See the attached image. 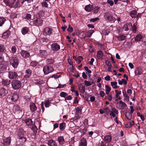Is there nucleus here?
I'll use <instances>...</instances> for the list:
<instances>
[{
	"label": "nucleus",
	"mask_w": 146,
	"mask_h": 146,
	"mask_svg": "<svg viewBox=\"0 0 146 146\" xmlns=\"http://www.w3.org/2000/svg\"><path fill=\"white\" fill-rule=\"evenodd\" d=\"M126 37L123 35H121L118 36L117 37V39L119 41H122L124 40L125 39Z\"/></svg>",
	"instance_id": "nucleus-42"
},
{
	"label": "nucleus",
	"mask_w": 146,
	"mask_h": 146,
	"mask_svg": "<svg viewBox=\"0 0 146 146\" xmlns=\"http://www.w3.org/2000/svg\"><path fill=\"white\" fill-rule=\"evenodd\" d=\"M12 86L14 90H17L20 88L22 86L20 81L17 80H13L11 83Z\"/></svg>",
	"instance_id": "nucleus-1"
},
{
	"label": "nucleus",
	"mask_w": 146,
	"mask_h": 146,
	"mask_svg": "<svg viewBox=\"0 0 146 146\" xmlns=\"http://www.w3.org/2000/svg\"><path fill=\"white\" fill-rule=\"evenodd\" d=\"M126 106L127 105L126 104L121 101H119V102L117 103L116 105L117 108L119 110H123Z\"/></svg>",
	"instance_id": "nucleus-7"
},
{
	"label": "nucleus",
	"mask_w": 146,
	"mask_h": 146,
	"mask_svg": "<svg viewBox=\"0 0 146 146\" xmlns=\"http://www.w3.org/2000/svg\"><path fill=\"white\" fill-rule=\"evenodd\" d=\"M67 95L66 93L62 92L60 93V96L62 97L65 98Z\"/></svg>",
	"instance_id": "nucleus-57"
},
{
	"label": "nucleus",
	"mask_w": 146,
	"mask_h": 146,
	"mask_svg": "<svg viewBox=\"0 0 146 146\" xmlns=\"http://www.w3.org/2000/svg\"><path fill=\"white\" fill-rule=\"evenodd\" d=\"M20 53L21 56L24 58H28L30 56L29 53L25 50H22Z\"/></svg>",
	"instance_id": "nucleus-12"
},
{
	"label": "nucleus",
	"mask_w": 146,
	"mask_h": 146,
	"mask_svg": "<svg viewBox=\"0 0 146 146\" xmlns=\"http://www.w3.org/2000/svg\"><path fill=\"white\" fill-rule=\"evenodd\" d=\"M51 49L53 51H56L59 50L60 48V46L57 43H53L51 45Z\"/></svg>",
	"instance_id": "nucleus-6"
},
{
	"label": "nucleus",
	"mask_w": 146,
	"mask_h": 146,
	"mask_svg": "<svg viewBox=\"0 0 146 146\" xmlns=\"http://www.w3.org/2000/svg\"><path fill=\"white\" fill-rule=\"evenodd\" d=\"M5 50V48L4 45L0 44V52H3Z\"/></svg>",
	"instance_id": "nucleus-51"
},
{
	"label": "nucleus",
	"mask_w": 146,
	"mask_h": 146,
	"mask_svg": "<svg viewBox=\"0 0 146 146\" xmlns=\"http://www.w3.org/2000/svg\"><path fill=\"white\" fill-rule=\"evenodd\" d=\"M13 111L15 113H19L21 111L20 107L18 105H14L13 108Z\"/></svg>",
	"instance_id": "nucleus-13"
},
{
	"label": "nucleus",
	"mask_w": 146,
	"mask_h": 146,
	"mask_svg": "<svg viewBox=\"0 0 146 146\" xmlns=\"http://www.w3.org/2000/svg\"><path fill=\"white\" fill-rule=\"evenodd\" d=\"M6 21L5 18L3 17H0V27L2 26Z\"/></svg>",
	"instance_id": "nucleus-41"
},
{
	"label": "nucleus",
	"mask_w": 146,
	"mask_h": 146,
	"mask_svg": "<svg viewBox=\"0 0 146 146\" xmlns=\"http://www.w3.org/2000/svg\"><path fill=\"white\" fill-rule=\"evenodd\" d=\"M106 94H108L109 92L111 91V88L108 85H106Z\"/></svg>",
	"instance_id": "nucleus-45"
},
{
	"label": "nucleus",
	"mask_w": 146,
	"mask_h": 146,
	"mask_svg": "<svg viewBox=\"0 0 146 146\" xmlns=\"http://www.w3.org/2000/svg\"><path fill=\"white\" fill-rule=\"evenodd\" d=\"M85 70L87 71L88 73H90L92 72V71L91 70H89L87 66H85L84 67Z\"/></svg>",
	"instance_id": "nucleus-63"
},
{
	"label": "nucleus",
	"mask_w": 146,
	"mask_h": 146,
	"mask_svg": "<svg viewBox=\"0 0 146 146\" xmlns=\"http://www.w3.org/2000/svg\"><path fill=\"white\" fill-rule=\"evenodd\" d=\"M132 27L131 23H129L125 24L123 27V29L125 31H127L129 30H131Z\"/></svg>",
	"instance_id": "nucleus-11"
},
{
	"label": "nucleus",
	"mask_w": 146,
	"mask_h": 146,
	"mask_svg": "<svg viewBox=\"0 0 146 146\" xmlns=\"http://www.w3.org/2000/svg\"><path fill=\"white\" fill-rule=\"evenodd\" d=\"M25 122L28 125H32L33 123V122L32 119L29 118L26 119Z\"/></svg>",
	"instance_id": "nucleus-32"
},
{
	"label": "nucleus",
	"mask_w": 146,
	"mask_h": 146,
	"mask_svg": "<svg viewBox=\"0 0 146 146\" xmlns=\"http://www.w3.org/2000/svg\"><path fill=\"white\" fill-rule=\"evenodd\" d=\"M12 52L14 53L16 52V47L15 46H13L11 48Z\"/></svg>",
	"instance_id": "nucleus-56"
},
{
	"label": "nucleus",
	"mask_w": 146,
	"mask_h": 146,
	"mask_svg": "<svg viewBox=\"0 0 146 146\" xmlns=\"http://www.w3.org/2000/svg\"><path fill=\"white\" fill-rule=\"evenodd\" d=\"M11 83V80H10L3 79L2 81V84L4 86L8 87V86Z\"/></svg>",
	"instance_id": "nucleus-17"
},
{
	"label": "nucleus",
	"mask_w": 146,
	"mask_h": 146,
	"mask_svg": "<svg viewBox=\"0 0 146 146\" xmlns=\"http://www.w3.org/2000/svg\"><path fill=\"white\" fill-rule=\"evenodd\" d=\"M32 71L29 69L26 70L25 72V74L24 75V77L26 78H29L31 75Z\"/></svg>",
	"instance_id": "nucleus-16"
},
{
	"label": "nucleus",
	"mask_w": 146,
	"mask_h": 146,
	"mask_svg": "<svg viewBox=\"0 0 146 146\" xmlns=\"http://www.w3.org/2000/svg\"><path fill=\"white\" fill-rule=\"evenodd\" d=\"M107 2L110 4V5L111 6H112L114 4L113 2V1L110 0H108Z\"/></svg>",
	"instance_id": "nucleus-64"
},
{
	"label": "nucleus",
	"mask_w": 146,
	"mask_h": 146,
	"mask_svg": "<svg viewBox=\"0 0 146 146\" xmlns=\"http://www.w3.org/2000/svg\"><path fill=\"white\" fill-rule=\"evenodd\" d=\"M10 33V31L9 30H8L3 33L2 35V37L4 38H6L9 36Z\"/></svg>",
	"instance_id": "nucleus-25"
},
{
	"label": "nucleus",
	"mask_w": 146,
	"mask_h": 146,
	"mask_svg": "<svg viewBox=\"0 0 146 146\" xmlns=\"http://www.w3.org/2000/svg\"><path fill=\"white\" fill-rule=\"evenodd\" d=\"M19 139L20 140V142L22 143H24L26 141V138L23 136H19Z\"/></svg>",
	"instance_id": "nucleus-43"
},
{
	"label": "nucleus",
	"mask_w": 146,
	"mask_h": 146,
	"mask_svg": "<svg viewBox=\"0 0 146 146\" xmlns=\"http://www.w3.org/2000/svg\"><path fill=\"white\" fill-rule=\"evenodd\" d=\"M10 64L12 65L14 68H16L18 65L19 60L17 58L13 57L10 60Z\"/></svg>",
	"instance_id": "nucleus-2"
},
{
	"label": "nucleus",
	"mask_w": 146,
	"mask_h": 146,
	"mask_svg": "<svg viewBox=\"0 0 146 146\" xmlns=\"http://www.w3.org/2000/svg\"><path fill=\"white\" fill-rule=\"evenodd\" d=\"M40 54L42 57H44L47 54L46 51V50H40Z\"/></svg>",
	"instance_id": "nucleus-35"
},
{
	"label": "nucleus",
	"mask_w": 146,
	"mask_h": 146,
	"mask_svg": "<svg viewBox=\"0 0 146 146\" xmlns=\"http://www.w3.org/2000/svg\"><path fill=\"white\" fill-rule=\"evenodd\" d=\"M111 111H112V112H113L115 114H117L118 113L117 110L114 108H111Z\"/></svg>",
	"instance_id": "nucleus-62"
},
{
	"label": "nucleus",
	"mask_w": 146,
	"mask_h": 146,
	"mask_svg": "<svg viewBox=\"0 0 146 146\" xmlns=\"http://www.w3.org/2000/svg\"><path fill=\"white\" fill-rule=\"evenodd\" d=\"M57 140L59 144L61 145L65 143L64 138L63 136H60L58 137Z\"/></svg>",
	"instance_id": "nucleus-20"
},
{
	"label": "nucleus",
	"mask_w": 146,
	"mask_h": 146,
	"mask_svg": "<svg viewBox=\"0 0 146 146\" xmlns=\"http://www.w3.org/2000/svg\"><path fill=\"white\" fill-rule=\"evenodd\" d=\"M94 32V30H90L87 32V37H90L92 34Z\"/></svg>",
	"instance_id": "nucleus-40"
},
{
	"label": "nucleus",
	"mask_w": 146,
	"mask_h": 146,
	"mask_svg": "<svg viewBox=\"0 0 146 146\" xmlns=\"http://www.w3.org/2000/svg\"><path fill=\"white\" fill-rule=\"evenodd\" d=\"M7 93V91L4 88H1L0 89V96L3 97Z\"/></svg>",
	"instance_id": "nucleus-15"
},
{
	"label": "nucleus",
	"mask_w": 146,
	"mask_h": 146,
	"mask_svg": "<svg viewBox=\"0 0 146 146\" xmlns=\"http://www.w3.org/2000/svg\"><path fill=\"white\" fill-rule=\"evenodd\" d=\"M104 140L106 142H110L111 140V137L110 135H106L104 137Z\"/></svg>",
	"instance_id": "nucleus-27"
},
{
	"label": "nucleus",
	"mask_w": 146,
	"mask_h": 146,
	"mask_svg": "<svg viewBox=\"0 0 146 146\" xmlns=\"http://www.w3.org/2000/svg\"><path fill=\"white\" fill-rule=\"evenodd\" d=\"M84 83L87 86H90L92 85H93V86H94L95 84V83L94 82H90L87 80H85L84 81Z\"/></svg>",
	"instance_id": "nucleus-34"
},
{
	"label": "nucleus",
	"mask_w": 146,
	"mask_h": 146,
	"mask_svg": "<svg viewBox=\"0 0 146 146\" xmlns=\"http://www.w3.org/2000/svg\"><path fill=\"white\" fill-rule=\"evenodd\" d=\"M125 116L126 118L129 120L132 118V114L130 113H128L125 114Z\"/></svg>",
	"instance_id": "nucleus-47"
},
{
	"label": "nucleus",
	"mask_w": 146,
	"mask_h": 146,
	"mask_svg": "<svg viewBox=\"0 0 146 146\" xmlns=\"http://www.w3.org/2000/svg\"><path fill=\"white\" fill-rule=\"evenodd\" d=\"M8 76L9 78L14 79L17 78L18 75L17 73L15 72L11 71L9 73Z\"/></svg>",
	"instance_id": "nucleus-9"
},
{
	"label": "nucleus",
	"mask_w": 146,
	"mask_h": 146,
	"mask_svg": "<svg viewBox=\"0 0 146 146\" xmlns=\"http://www.w3.org/2000/svg\"><path fill=\"white\" fill-rule=\"evenodd\" d=\"M122 92L124 98V100L128 101L129 100V97L127 95L126 91H123Z\"/></svg>",
	"instance_id": "nucleus-37"
},
{
	"label": "nucleus",
	"mask_w": 146,
	"mask_h": 146,
	"mask_svg": "<svg viewBox=\"0 0 146 146\" xmlns=\"http://www.w3.org/2000/svg\"><path fill=\"white\" fill-rule=\"evenodd\" d=\"M53 29L51 28L47 27L44 28L42 31L43 35L45 36H49L53 33Z\"/></svg>",
	"instance_id": "nucleus-3"
},
{
	"label": "nucleus",
	"mask_w": 146,
	"mask_h": 146,
	"mask_svg": "<svg viewBox=\"0 0 146 146\" xmlns=\"http://www.w3.org/2000/svg\"><path fill=\"white\" fill-rule=\"evenodd\" d=\"M104 112L106 114H108L110 111V110L108 107H106L104 109Z\"/></svg>",
	"instance_id": "nucleus-55"
},
{
	"label": "nucleus",
	"mask_w": 146,
	"mask_h": 146,
	"mask_svg": "<svg viewBox=\"0 0 146 146\" xmlns=\"http://www.w3.org/2000/svg\"><path fill=\"white\" fill-rule=\"evenodd\" d=\"M93 7L92 5H89L86 6L85 9L86 11L90 12L92 10Z\"/></svg>",
	"instance_id": "nucleus-30"
},
{
	"label": "nucleus",
	"mask_w": 146,
	"mask_h": 146,
	"mask_svg": "<svg viewBox=\"0 0 146 146\" xmlns=\"http://www.w3.org/2000/svg\"><path fill=\"white\" fill-rule=\"evenodd\" d=\"M54 62V60L52 59H48L46 60V63L48 64H52Z\"/></svg>",
	"instance_id": "nucleus-44"
},
{
	"label": "nucleus",
	"mask_w": 146,
	"mask_h": 146,
	"mask_svg": "<svg viewBox=\"0 0 146 146\" xmlns=\"http://www.w3.org/2000/svg\"><path fill=\"white\" fill-rule=\"evenodd\" d=\"M54 69L51 66H45L43 68V71L45 74H47L53 71Z\"/></svg>",
	"instance_id": "nucleus-5"
},
{
	"label": "nucleus",
	"mask_w": 146,
	"mask_h": 146,
	"mask_svg": "<svg viewBox=\"0 0 146 146\" xmlns=\"http://www.w3.org/2000/svg\"><path fill=\"white\" fill-rule=\"evenodd\" d=\"M87 141L86 139L84 138L81 139V142L79 146H86Z\"/></svg>",
	"instance_id": "nucleus-28"
},
{
	"label": "nucleus",
	"mask_w": 146,
	"mask_h": 146,
	"mask_svg": "<svg viewBox=\"0 0 146 146\" xmlns=\"http://www.w3.org/2000/svg\"><path fill=\"white\" fill-rule=\"evenodd\" d=\"M33 23L38 26H41L42 24V20L41 18H38L33 21Z\"/></svg>",
	"instance_id": "nucleus-8"
},
{
	"label": "nucleus",
	"mask_w": 146,
	"mask_h": 146,
	"mask_svg": "<svg viewBox=\"0 0 146 146\" xmlns=\"http://www.w3.org/2000/svg\"><path fill=\"white\" fill-rule=\"evenodd\" d=\"M104 16L105 19L109 21H114L116 20L115 17H113L111 13L109 12L105 13Z\"/></svg>",
	"instance_id": "nucleus-4"
},
{
	"label": "nucleus",
	"mask_w": 146,
	"mask_h": 146,
	"mask_svg": "<svg viewBox=\"0 0 146 146\" xmlns=\"http://www.w3.org/2000/svg\"><path fill=\"white\" fill-rule=\"evenodd\" d=\"M68 31L70 32H72L73 31L72 27L70 26V25H69L67 29Z\"/></svg>",
	"instance_id": "nucleus-59"
},
{
	"label": "nucleus",
	"mask_w": 146,
	"mask_h": 146,
	"mask_svg": "<svg viewBox=\"0 0 146 146\" xmlns=\"http://www.w3.org/2000/svg\"><path fill=\"white\" fill-rule=\"evenodd\" d=\"M137 12L135 10L132 11L129 13V15L132 18H136V15H137Z\"/></svg>",
	"instance_id": "nucleus-31"
},
{
	"label": "nucleus",
	"mask_w": 146,
	"mask_h": 146,
	"mask_svg": "<svg viewBox=\"0 0 146 146\" xmlns=\"http://www.w3.org/2000/svg\"><path fill=\"white\" fill-rule=\"evenodd\" d=\"M4 145H10L11 142V138L10 137L6 138L3 140Z\"/></svg>",
	"instance_id": "nucleus-21"
},
{
	"label": "nucleus",
	"mask_w": 146,
	"mask_h": 146,
	"mask_svg": "<svg viewBox=\"0 0 146 146\" xmlns=\"http://www.w3.org/2000/svg\"><path fill=\"white\" fill-rule=\"evenodd\" d=\"M79 89L82 93H84L85 91V87L84 86L80 87Z\"/></svg>",
	"instance_id": "nucleus-54"
},
{
	"label": "nucleus",
	"mask_w": 146,
	"mask_h": 146,
	"mask_svg": "<svg viewBox=\"0 0 146 146\" xmlns=\"http://www.w3.org/2000/svg\"><path fill=\"white\" fill-rule=\"evenodd\" d=\"M4 58L2 54L0 53V65H3L4 62Z\"/></svg>",
	"instance_id": "nucleus-39"
},
{
	"label": "nucleus",
	"mask_w": 146,
	"mask_h": 146,
	"mask_svg": "<svg viewBox=\"0 0 146 146\" xmlns=\"http://www.w3.org/2000/svg\"><path fill=\"white\" fill-rule=\"evenodd\" d=\"M35 82L39 84H42L44 82L43 81L40 79H37L35 80Z\"/></svg>",
	"instance_id": "nucleus-49"
},
{
	"label": "nucleus",
	"mask_w": 146,
	"mask_h": 146,
	"mask_svg": "<svg viewBox=\"0 0 146 146\" xmlns=\"http://www.w3.org/2000/svg\"><path fill=\"white\" fill-rule=\"evenodd\" d=\"M142 73V69L139 68H136L135 69V75H140Z\"/></svg>",
	"instance_id": "nucleus-29"
},
{
	"label": "nucleus",
	"mask_w": 146,
	"mask_h": 146,
	"mask_svg": "<svg viewBox=\"0 0 146 146\" xmlns=\"http://www.w3.org/2000/svg\"><path fill=\"white\" fill-rule=\"evenodd\" d=\"M45 106L46 107H48L50 104V103L49 102V100H46L44 102Z\"/></svg>",
	"instance_id": "nucleus-58"
},
{
	"label": "nucleus",
	"mask_w": 146,
	"mask_h": 146,
	"mask_svg": "<svg viewBox=\"0 0 146 146\" xmlns=\"http://www.w3.org/2000/svg\"><path fill=\"white\" fill-rule=\"evenodd\" d=\"M20 1L19 0H17V1H13L12 2L10 7H14L16 8L18 7H20Z\"/></svg>",
	"instance_id": "nucleus-10"
},
{
	"label": "nucleus",
	"mask_w": 146,
	"mask_h": 146,
	"mask_svg": "<svg viewBox=\"0 0 146 146\" xmlns=\"http://www.w3.org/2000/svg\"><path fill=\"white\" fill-rule=\"evenodd\" d=\"M18 98V96L17 94H15L11 96L8 99L11 100V102H15L17 100Z\"/></svg>",
	"instance_id": "nucleus-14"
},
{
	"label": "nucleus",
	"mask_w": 146,
	"mask_h": 146,
	"mask_svg": "<svg viewBox=\"0 0 146 146\" xmlns=\"http://www.w3.org/2000/svg\"><path fill=\"white\" fill-rule=\"evenodd\" d=\"M42 6L45 8H48V4L45 1H43L41 3Z\"/></svg>",
	"instance_id": "nucleus-52"
},
{
	"label": "nucleus",
	"mask_w": 146,
	"mask_h": 146,
	"mask_svg": "<svg viewBox=\"0 0 146 146\" xmlns=\"http://www.w3.org/2000/svg\"><path fill=\"white\" fill-rule=\"evenodd\" d=\"M99 18L98 17L95 18H94L92 19H90V21L91 22H94L98 20Z\"/></svg>",
	"instance_id": "nucleus-61"
},
{
	"label": "nucleus",
	"mask_w": 146,
	"mask_h": 146,
	"mask_svg": "<svg viewBox=\"0 0 146 146\" xmlns=\"http://www.w3.org/2000/svg\"><path fill=\"white\" fill-rule=\"evenodd\" d=\"M82 59V57L81 56H79L78 58H77L75 59L76 60V61H77V62H78L79 63H80V62H81Z\"/></svg>",
	"instance_id": "nucleus-53"
},
{
	"label": "nucleus",
	"mask_w": 146,
	"mask_h": 146,
	"mask_svg": "<svg viewBox=\"0 0 146 146\" xmlns=\"http://www.w3.org/2000/svg\"><path fill=\"white\" fill-rule=\"evenodd\" d=\"M24 16L25 19L29 20L31 19V15L30 14L25 13L24 14Z\"/></svg>",
	"instance_id": "nucleus-38"
},
{
	"label": "nucleus",
	"mask_w": 146,
	"mask_h": 146,
	"mask_svg": "<svg viewBox=\"0 0 146 146\" xmlns=\"http://www.w3.org/2000/svg\"><path fill=\"white\" fill-rule=\"evenodd\" d=\"M66 123L64 122H62L60 124L59 128L61 130L64 129L66 127Z\"/></svg>",
	"instance_id": "nucleus-36"
},
{
	"label": "nucleus",
	"mask_w": 146,
	"mask_h": 146,
	"mask_svg": "<svg viewBox=\"0 0 146 146\" xmlns=\"http://www.w3.org/2000/svg\"><path fill=\"white\" fill-rule=\"evenodd\" d=\"M29 107L31 110L32 112H35L37 109L36 106L35 104L34 103L31 104L29 106Z\"/></svg>",
	"instance_id": "nucleus-18"
},
{
	"label": "nucleus",
	"mask_w": 146,
	"mask_h": 146,
	"mask_svg": "<svg viewBox=\"0 0 146 146\" xmlns=\"http://www.w3.org/2000/svg\"><path fill=\"white\" fill-rule=\"evenodd\" d=\"M103 56V53L102 51L99 50L97 51V56L99 59L102 60Z\"/></svg>",
	"instance_id": "nucleus-23"
},
{
	"label": "nucleus",
	"mask_w": 146,
	"mask_h": 146,
	"mask_svg": "<svg viewBox=\"0 0 146 146\" xmlns=\"http://www.w3.org/2000/svg\"><path fill=\"white\" fill-rule=\"evenodd\" d=\"M29 31V28L27 27H23L21 31V33L23 35L28 33Z\"/></svg>",
	"instance_id": "nucleus-24"
},
{
	"label": "nucleus",
	"mask_w": 146,
	"mask_h": 146,
	"mask_svg": "<svg viewBox=\"0 0 146 146\" xmlns=\"http://www.w3.org/2000/svg\"><path fill=\"white\" fill-rule=\"evenodd\" d=\"M83 108V107L80 106L77 107L76 109V113L78 115L80 114L81 113L82 110Z\"/></svg>",
	"instance_id": "nucleus-33"
},
{
	"label": "nucleus",
	"mask_w": 146,
	"mask_h": 146,
	"mask_svg": "<svg viewBox=\"0 0 146 146\" xmlns=\"http://www.w3.org/2000/svg\"><path fill=\"white\" fill-rule=\"evenodd\" d=\"M136 29H137V28L136 25H135V24H134L133 25H132V27H131V30H132V32L134 33H136Z\"/></svg>",
	"instance_id": "nucleus-50"
},
{
	"label": "nucleus",
	"mask_w": 146,
	"mask_h": 146,
	"mask_svg": "<svg viewBox=\"0 0 146 146\" xmlns=\"http://www.w3.org/2000/svg\"><path fill=\"white\" fill-rule=\"evenodd\" d=\"M94 48L92 46H90L89 48V50L91 52H94Z\"/></svg>",
	"instance_id": "nucleus-60"
},
{
	"label": "nucleus",
	"mask_w": 146,
	"mask_h": 146,
	"mask_svg": "<svg viewBox=\"0 0 146 146\" xmlns=\"http://www.w3.org/2000/svg\"><path fill=\"white\" fill-rule=\"evenodd\" d=\"M3 1L6 5L10 7L12 3H11L13 1H16V0H3Z\"/></svg>",
	"instance_id": "nucleus-26"
},
{
	"label": "nucleus",
	"mask_w": 146,
	"mask_h": 146,
	"mask_svg": "<svg viewBox=\"0 0 146 146\" xmlns=\"http://www.w3.org/2000/svg\"><path fill=\"white\" fill-rule=\"evenodd\" d=\"M105 64L106 65L108 66V68L107 70L109 72H111V69L112 67V65L110 62L109 61L106 60L105 62Z\"/></svg>",
	"instance_id": "nucleus-22"
},
{
	"label": "nucleus",
	"mask_w": 146,
	"mask_h": 146,
	"mask_svg": "<svg viewBox=\"0 0 146 146\" xmlns=\"http://www.w3.org/2000/svg\"><path fill=\"white\" fill-rule=\"evenodd\" d=\"M129 125L128 124H126V125L125 126L126 127L130 128L133 125H134V122L133 121H131L129 122Z\"/></svg>",
	"instance_id": "nucleus-48"
},
{
	"label": "nucleus",
	"mask_w": 146,
	"mask_h": 146,
	"mask_svg": "<svg viewBox=\"0 0 146 146\" xmlns=\"http://www.w3.org/2000/svg\"><path fill=\"white\" fill-rule=\"evenodd\" d=\"M47 144L49 146H57V144L56 142L53 139L48 140Z\"/></svg>",
	"instance_id": "nucleus-19"
},
{
	"label": "nucleus",
	"mask_w": 146,
	"mask_h": 146,
	"mask_svg": "<svg viewBox=\"0 0 146 146\" xmlns=\"http://www.w3.org/2000/svg\"><path fill=\"white\" fill-rule=\"evenodd\" d=\"M142 38V36L140 34L137 35L135 37V40L137 41H140Z\"/></svg>",
	"instance_id": "nucleus-46"
}]
</instances>
